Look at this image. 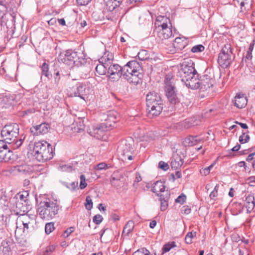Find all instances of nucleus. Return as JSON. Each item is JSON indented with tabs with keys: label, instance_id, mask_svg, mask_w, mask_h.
Wrapping results in <instances>:
<instances>
[{
	"label": "nucleus",
	"instance_id": "nucleus-64",
	"mask_svg": "<svg viewBox=\"0 0 255 255\" xmlns=\"http://www.w3.org/2000/svg\"><path fill=\"white\" fill-rule=\"evenodd\" d=\"M236 123L239 124L241 127V128L244 129H247L248 128V126L246 124L238 122H236Z\"/></svg>",
	"mask_w": 255,
	"mask_h": 255
},
{
	"label": "nucleus",
	"instance_id": "nucleus-13",
	"mask_svg": "<svg viewBox=\"0 0 255 255\" xmlns=\"http://www.w3.org/2000/svg\"><path fill=\"white\" fill-rule=\"evenodd\" d=\"M112 126V125L111 124L103 123L96 126H94L92 128V130L90 129L89 133L95 138L102 139L104 132L109 130Z\"/></svg>",
	"mask_w": 255,
	"mask_h": 255
},
{
	"label": "nucleus",
	"instance_id": "nucleus-8",
	"mask_svg": "<svg viewBox=\"0 0 255 255\" xmlns=\"http://www.w3.org/2000/svg\"><path fill=\"white\" fill-rule=\"evenodd\" d=\"M171 79L166 77L165 80V92L170 103L175 106L180 103L179 95L176 93V88L171 81Z\"/></svg>",
	"mask_w": 255,
	"mask_h": 255
},
{
	"label": "nucleus",
	"instance_id": "nucleus-43",
	"mask_svg": "<svg viewBox=\"0 0 255 255\" xmlns=\"http://www.w3.org/2000/svg\"><path fill=\"white\" fill-rule=\"evenodd\" d=\"M28 224H22V229L21 230V233L27 234L30 232L32 231L34 229V227H30Z\"/></svg>",
	"mask_w": 255,
	"mask_h": 255
},
{
	"label": "nucleus",
	"instance_id": "nucleus-17",
	"mask_svg": "<svg viewBox=\"0 0 255 255\" xmlns=\"http://www.w3.org/2000/svg\"><path fill=\"white\" fill-rule=\"evenodd\" d=\"M50 128V125L45 123L33 126L30 128V131L33 134H44L47 133Z\"/></svg>",
	"mask_w": 255,
	"mask_h": 255
},
{
	"label": "nucleus",
	"instance_id": "nucleus-1",
	"mask_svg": "<svg viewBox=\"0 0 255 255\" xmlns=\"http://www.w3.org/2000/svg\"><path fill=\"white\" fill-rule=\"evenodd\" d=\"M59 209V205L56 201L46 198L39 202L37 212L40 218L49 221L55 217Z\"/></svg>",
	"mask_w": 255,
	"mask_h": 255
},
{
	"label": "nucleus",
	"instance_id": "nucleus-12",
	"mask_svg": "<svg viewBox=\"0 0 255 255\" xmlns=\"http://www.w3.org/2000/svg\"><path fill=\"white\" fill-rule=\"evenodd\" d=\"M78 56V52L71 50H68L63 53H61L58 57L59 61H61L65 64L73 67L75 66L76 59Z\"/></svg>",
	"mask_w": 255,
	"mask_h": 255
},
{
	"label": "nucleus",
	"instance_id": "nucleus-3",
	"mask_svg": "<svg viewBox=\"0 0 255 255\" xmlns=\"http://www.w3.org/2000/svg\"><path fill=\"white\" fill-rule=\"evenodd\" d=\"M140 64L135 60L129 61L122 67V76L128 82L137 84L139 83L142 75Z\"/></svg>",
	"mask_w": 255,
	"mask_h": 255
},
{
	"label": "nucleus",
	"instance_id": "nucleus-20",
	"mask_svg": "<svg viewBox=\"0 0 255 255\" xmlns=\"http://www.w3.org/2000/svg\"><path fill=\"white\" fill-rule=\"evenodd\" d=\"M245 206L247 208V213L253 211L255 207V197L253 194H249L245 195Z\"/></svg>",
	"mask_w": 255,
	"mask_h": 255
},
{
	"label": "nucleus",
	"instance_id": "nucleus-6",
	"mask_svg": "<svg viewBox=\"0 0 255 255\" xmlns=\"http://www.w3.org/2000/svg\"><path fill=\"white\" fill-rule=\"evenodd\" d=\"M232 48L230 44H225L219 54L218 62L223 68H227L232 61Z\"/></svg>",
	"mask_w": 255,
	"mask_h": 255
},
{
	"label": "nucleus",
	"instance_id": "nucleus-61",
	"mask_svg": "<svg viewBox=\"0 0 255 255\" xmlns=\"http://www.w3.org/2000/svg\"><path fill=\"white\" fill-rule=\"evenodd\" d=\"M255 155V152L250 154L246 158L248 162L251 161L254 159V156Z\"/></svg>",
	"mask_w": 255,
	"mask_h": 255
},
{
	"label": "nucleus",
	"instance_id": "nucleus-30",
	"mask_svg": "<svg viewBox=\"0 0 255 255\" xmlns=\"http://www.w3.org/2000/svg\"><path fill=\"white\" fill-rule=\"evenodd\" d=\"M183 164V160L178 155H174L171 161V166L172 168L177 169L181 167Z\"/></svg>",
	"mask_w": 255,
	"mask_h": 255
},
{
	"label": "nucleus",
	"instance_id": "nucleus-59",
	"mask_svg": "<svg viewBox=\"0 0 255 255\" xmlns=\"http://www.w3.org/2000/svg\"><path fill=\"white\" fill-rule=\"evenodd\" d=\"M54 79L56 83H58L60 80V76L59 71H57L54 73Z\"/></svg>",
	"mask_w": 255,
	"mask_h": 255
},
{
	"label": "nucleus",
	"instance_id": "nucleus-9",
	"mask_svg": "<svg viewBox=\"0 0 255 255\" xmlns=\"http://www.w3.org/2000/svg\"><path fill=\"white\" fill-rule=\"evenodd\" d=\"M117 151L118 155L123 160L132 159V152L133 147L132 145L127 141H122L118 147Z\"/></svg>",
	"mask_w": 255,
	"mask_h": 255
},
{
	"label": "nucleus",
	"instance_id": "nucleus-35",
	"mask_svg": "<svg viewBox=\"0 0 255 255\" xmlns=\"http://www.w3.org/2000/svg\"><path fill=\"white\" fill-rule=\"evenodd\" d=\"M42 74L48 78H50L51 77V74L49 71V65L46 62H44L41 67Z\"/></svg>",
	"mask_w": 255,
	"mask_h": 255
},
{
	"label": "nucleus",
	"instance_id": "nucleus-29",
	"mask_svg": "<svg viewBox=\"0 0 255 255\" xmlns=\"http://www.w3.org/2000/svg\"><path fill=\"white\" fill-rule=\"evenodd\" d=\"M114 60V55L109 51H106L100 59V62L104 63L107 66L110 64Z\"/></svg>",
	"mask_w": 255,
	"mask_h": 255
},
{
	"label": "nucleus",
	"instance_id": "nucleus-14",
	"mask_svg": "<svg viewBox=\"0 0 255 255\" xmlns=\"http://www.w3.org/2000/svg\"><path fill=\"white\" fill-rule=\"evenodd\" d=\"M198 74L196 71V72L193 73L191 76L186 77L185 79H183L181 81L183 82L186 87L191 89H197L199 88L198 82H199V79L198 78Z\"/></svg>",
	"mask_w": 255,
	"mask_h": 255
},
{
	"label": "nucleus",
	"instance_id": "nucleus-26",
	"mask_svg": "<svg viewBox=\"0 0 255 255\" xmlns=\"http://www.w3.org/2000/svg\"><path fill=\"white\" fill-rule=\"evenodd\" d=\"M151 191L156 193L157 195V194H159V192L163 193L162 194H165L166 190H165V186L164 185V183L161 181H157L154 183Z\"/></svg>",
	"mask_w": 255,
	"mask_h": 255
},
{
	"label": "nucleus",
	"instance_id": "nucleus-63",
	"mask_svg": "<svg viewBox=\"0 0 255 255\" xmlns=\"http://www.w3.org/2000/svg\"><path fill=\"white\" fill-rule=\"evenodd\" d=\"M218 192L213 191L210 194L211 199H214L215 197H217Z\"/></svg>",
	"mask_w": 255,
	"mask_h": 255
},
{
	"label": "nucleus",
	"instance_id": "nucleus-62",
	"mask_svg": "<svg viewBox=\"0 0 255 255\" xmlns=\"http://www.w3.org/2000/svg\"><path fill=\"white\" fill-rule=\"evenodd\" d=\"M254 46H255V40H253L252 41V42L250 43L248 51L252 53V51L254 48Z\"/></svg>",
	"mask_w": 255,
	"mask_h": 255
},
{
	"label": "nucleus",
	"instance_id": "nucleus-56",
	"mask_svg": "<svg viewBox=\"0 0 255 255\" xmlns=\"http://www.w3.org/2000/svg\"><path fill=\"white\" fill-rule=\"evenodd\" d=\"M78 181H74L72 182L69 186H67V187L71 190H75L78 189Z\"/></svg>",
	"mask_w": 255,
	"mask_h": 255
},
{
	"label": "nucleus",
	"instance_id": "nucleus-24",
	"mask_svg": "<svg viewBox=\"0 0 255 255\" xmlns=\"http://www.w3.org/2000/svg\"><path fill=\"white\" fill-rule=\"evenodd\" d=\"M10 152L6 143L3 140H0V162L8 160L9 158L6 157V152Z\"/></svg>",
	"mask_w": 255,
	"mask_h": 255
},
{
	"label": "nucleus",
	"instance_id": "nucleus-23",
	"mask_svg": "<svg viewBox=\"0 0 255 255\" xmlns=\"http://www.w3.org/2000/svg\"><path fill=\"white\" fill-rule=\"evenodd\" d=\"M203 142V139L198 136H189L186 137L183 142L185 146H192L198 143Z\"/></svg>",
	"mask_w": 255,
	"mask_h": 255
},
{
	"label": "nucleus",
	"instance_id": "nucleus-38",
	"mask_svg": "<svg viewBox=\"0 0 255 255\" xmlns=\"http://www.w3.org/2000/svg\"><path fill=\"white\" fill-rule=\"evenodd\" d=\"M110 122V124L112 125V127H114V124L116 123V117L114 115V112L110 113L108 115V118L106 120V122L105 123H108Z\"/></svg>",
	"mask_w": 255,
	"mask_h": 255
},
{
	"label": "nucleus",
	"instance_id": "nucleus-55",
	"mask_svg": "<svg viewBox=\"0 0 255 255\" xmlns=\"http://www.w3.org/2000/svg\"><path fill=\"white\" fill-rule=\"evenodd\" d=\"M132 255H150V253L147 251L145 250V251H144V250L142 249V250H137L134 252L132 254Z\"/></svg>",
	"mask_w": 255,
	"mask_h": 255
},
{
	"label": "nucleus",
	"instance_id": "nucleus-53",
	"mask_svg": "<svg viewBox=\"0 0 255 255\" xmlns=\"http://www.w3.org/2000/svg\"><path fill=\"white\" fill-rule=\"evenodd\" d=\"M75 228L74 227H70L67 229L63 234L64 238H67L74 231Z\"/></svg>",
	"mask_w": 255,
	"mask_h": 255
},
{
	"label": "nucleus",
	"instance_id": "nucleus-50",
	"mask_svg": "<svg viewBox=\"0 0 255 255\" xmlns=\"http://www.w3.org/2000/svg\"><path fill=\"white\" fill-rule=\"evenodd\" d=\"M194 235L192 232L188 233L185 238V243L187 244H191L192 243V239Z\"/></svg>",
	"mask_w": 255,
	"mask_h": 255
},
{
	"label": "nucleus",
	"instance_id": "nucleus-60",
	"mask_svg": "<svg viewBox=\"0 0 255 255\" xmlns=\"http://www.w3.org/2000/svg\"><path fill=\"white\" fill-rule=\"evenodd\" d=\"M111 217L113 220L115 222L119 221L120 220L119 216L115 213H113L111 215Z\"/></svg>",
	"mask_w": 255,
	"mask_h": 255
},
{
	"label": "nucleus",
	"instance_id": "nucleus-31",
	"mask_svg": "<svg viewBox=\"0 0 255 255\" xmlns=\"http://www.w3.org/2000/svg\"><path fill=\"white\" fill-rule=\"evenodd\" d=\"M87 63V59L83 52H78V56L76 59L75 66L79 67L84 65Z\"/></svg>",
	"mask_w": 255,
	"mask_h": 255
},
{
	"label": "nucleus",
	"instance_id": "nucleus-39",
	"mask_svg": "<svg viewBox=\"0 0 255 255\" xmlns=\"http://www.w3.org/2000/svg\"><path fill=\"white\" fill-rule=\"evenodd\" d=\"M23 139H22L21 138H19V139H17L16 138H15V140L9 144H11V148L13 149H16L18 148L22 144Z\"/></svg>",
	"mask_w": 255,
	"mask_h": 255
},
{
	"label": "nucleus",
	"instance_id": "nucleus-34",
	"mask_svg": "<svg viewBox=\"0 0 255 255\" xmlns=\"http://www.w3.org/2000/svg\"><path fill=\"white\" fill-rule=\"evenodd\" d=\"M107 66L104 63L100 62L95 68L96 71L99 75H105L106 73Z\"/></svg>",
	"mask_w": 255,
	"mask_h": 255
},
{
	"label": "nucleus",
	"instance_id": "nucleus-4",
	"mask_svg": "<svg viewBox=\"0 0 255 255\" xmlns=\"http://www.w3.org/2000/svg\"><path fill=\"white\" fill-rule=\"evenodd\" d=\"M33 153V156L39 162L49 160L54 155L52 146L45 140L35 142Z\"/></svg>",
	"mask_w": 255,
	"mask_h": 255
},
{
	"label": "nucleus",
	"instance_id": "nucleus-5",
	"mask_svg": "<svg viewBox=\"0 0 255 255\" xmlns=\"http://www.w3.org/2000/svg\"><path fill=\"white\" fill-rule=\"evenodd\" d=\"M19 125L16 123H10L5 125L0 132L2 140L8 143L14 141L19 134Z\"/></svg>",
	"mask_w": 255,
	"mask_h": 255
},
{
	"label": "nucleus",
	"instance_id": "nucleus-22",
	"mask_svg": "<svg viewBox=\"0 0 255 255\" xmlns=\"http://www.w3.org/2000/svg\"><path fill=\"white\" fill-rule=\"evenodd\" d=\"M233 102L235 106L239 109H242L247 105L248 101L244 94H238L235 96Z\"/></svg>",
	"mask_w": 255,
	"mask_h": 255
},
{
	"label": "nucleus",
	"instance_id": "nucleus-46",
	"mask_svg": "<svg viewBox=\"0 0 255 255\" xmlns=\"http://www.w3.org/2000/svg\"><path fill=\"white\" fill-rule=\"evenodd\" d=\"M85 205L86 208L88 210H90L93 207L92 200L89 196L86 197Z\"/></svg>",
	"mask_w": 255,
	"mask_h": 255
},
{
	"label": "nucleus",
	"instance_id": "nucleus-41",
	"mask_svg": "<svg viewBox=\"0 0 255 255\" xmlns=\"http://www.w3.org/2000/svg\"><path fill=\"white\" fill-rule=\"evenodd\" d=\"M137 56L139 60L143 61L148 58V53L145 50H141L138 53Z\"/></svg>",
	"mask_w": 255,
	"mask_h": 255
},
{
	"label": "nucleus",
	"instance_id": "nucleus-2",
	"mask_svg": "<svg viewBox=\"0 0 255 255\" xmlns=\"http://www.w3.org/2000/svg\"><path fill=\"white\" fill-rule=\"evenodd\" d=\"M147 116L150 119L158 116L163 108L160 96L155 92H150L146 96Z\"/></svg>",
	"mask_w": 255,
	"mask_h": 255
},
{
	"label": "nucleus",
	"instance_id": "nucleus-28",
	"mask_svg": "<svg viewBox=\"0 0 255 255\" xmlns=\"http://www.w3.org/2000/svg\"><path fill=\"white\" fill-rule=\"evenodd\" d=\"M106 3V9L113 11L116 7L120 6L122 2V0H104Z\"/></svg>",
	"mask_w": 255,
	"mask_h": 255
},
{
	"label": "nucleus",
	"instance_id": "nucleus-48",
	"mask_svg": "<svg viewBox=\"0 0 255 255\" xmlns=\"http://www.w3.org/2000/svg\"><path fill=\"white\" fill-rule=\"evenodd\" d=\"M186 199V196L184 194H181L176 199L175 202L180 204H183Z\"/></svg>",
	"mask_w": 255,
	"mask_h": 255
},
{
	"label": "nucleus",
	"instance_id": "nucleus-19",
	"mask_svg": "<svg viewBox=\"0 0 255 255\" xmlns=\"http://www.w3.org/2000/svg\"><path fill=\"white\" fill-rule=\"evenodd\" d=\"M172 26H167L157 30V36L161 40L167 39L172 35Z\"/></svg>",
	"mask_w": 255,
	"mask_h": 255
},
{
	"label": "nucleus",
	"instance_id": "nucleus-7",
	"mask_svg": "<svg viewBox=\"0 0 255 255\" xmlns=\"http://www.w3.org/2000/svg\"><path fill=\"white\" fill-rule=\"evenodd\" d=\"M16 228L15 231V236L17 238L21 234L22 224H28L30 227H34L36 224L35 216L32 214H22L18 216L16 220Z\"/></svg>",
	"mask_w": 255,
	"mask_h": 255
},
{
	"label": "nucleus",
	"instance_id": "nucleus-32",
	"mask_svg": "<svg viewBox=\"0 0 255 255\" xmlns=\"http://www.w3.org/2000/svg\"><path fill=\"white\" fill-rule=\"evenodd\" d=\"M134 227V223L132 221H129L126 224L124 227L122 236H128L129 234L132 231Z\"/></svg>",
	"mask_w": 255,
	"mask_h": 255
},
{
	"label": "nucleus",
	"instance_id": "nucleus-21",
	"mask_svg": "<svg viewBox=\"0 0 255 255\" xmlns=\"http://www.w3.org/2000/svg\"><path fill=\"white\" fill-rule=\"evenodd\" d=\"M157 196L160 197V209L161 211H165L168 206V201L170 199V192L167 190L165 194H157Z\"/></svg>",
	"mask_w": 255,
	"mask_h": 255
},
{
	"label": "nucleus",
	"instance_id": "nucleus-16",
	"mask_svg": "<svg viewBox=\"0 0 255 255\" xmlns=\"http://www.w3.org/2000/svg\"><path fill=\"white\" fill-rule=\"evenodd\" d=\"M154 25L156 31L160 29V28L166 27L167 26H172L170 18L164 15L157 16L156 17Z\"/></svg>",
	"mask_w": 255,
	"mask_h": 255
},
{
	"label": "nucleus",
	"instance_id": "nucleus-52",
	"mask_svg": "<svg viewBox=\"0 0 255 255\" xmlns=\"http://www.w3.org/2000/svg\"><path fill=\"white\" fill-rule=\"evenodd\" d=\"M109 168L108 165L105 162H101L99 163L96 167L95 168L96 170H106Z\"/></svg>",
	"mask_w": 255,
	"mask_h": 255
},
{
	"label": "nucleus",
	"instance_id": "nucleus-15",
	"mask_svg": "<svg viewBox=\"0 0 255 255\" xmlns=\"http://www.w3.org/2000/svg\"><path fill=\"white\" fill-rule=\"evenodd\" d=\"M214 82V79L211 75L205 74L201 77V79H199L198 89L203 91H206L213 86Z\"/></svg>",
	"mask_w": 255,
	"mask_h": 255
},
{
	"label": "nucleus",
	"instance_id": "nucleus-57",
	"mask_svg": "<svg viewBox=\"0 0 255 255\" xmlns=\"http://www.w3.org/2000/svg\"><path fill=\"white\" fill-rule=\"evenodd\" d=\"M181 212L183 214H189L191 212V209L187 206H184L181 209Z\"/></svg>",
	"mask_w": 255,
	"mask_h": 255
},
{
	"label": "nucleus",
	"instance_id": "nucleus-25",
	"mask_svg": "<svg viewBox=\"0 0 255 255\" xmlns=\"http://www.w3.org/2000/svg\"><path fill=\"white\" fill-rule=\"evenodd\" d=\"M122 68L119 65L116 64L109 67L108 72L111 76L115 75L117 78H120L122 77Z\"/></svg>",
	"mask_w": 255,
	"mask_h": 255
},
{
	"label": "nucleus",
	"instance_id": "nucleus-36",
	"mask_svg": "<svg viewBox=\"0 0 255 255\" xmlns=\"http://www.w3.org/2000/svg\"><path fill=\"white\" fill-rule=\"evenodd\" d=\"M176 246V243L174 242H169L165 244L162 249V254L169 252L172 248Z\"/></svg>",
	"mask_w": 255,
	"mask_h": 255
},
{
	"label": "nucleus",
	"instance_id": "nucleus-40",
	"mask_svg": "<svg viewBox=\"0 0 255 255\" xmlns=\"http://www.w3.org/2000/svg\"><path fill=\"white\" fill-rule=\"evenodd\" d=\"M54 223L53 222H50L46 224L45 227V231L46 234H50L54 230Z\"/></svg>",
	"mask_w": 255,
	"mask_h": 255
},
{
	"label": "nucleus",
	"instance_id": "nucleus-54",
	"mask_svg": "<svg viewBox=\"0 0 255 255\" xmlns=\"http://www.w3.org/2000/svg\"><path fill=\"white\" fill-rule=\"evenodd\" d=\"M158 167L164 171H166L169 169V165L167 163L160 161L158 163Z\"/></svg>",
	"mask_w": 255,
	"mask_h": 255
},
{
	"label": "nucleus",
	"instance_id": "nucleus-47",
	"mask_svg": "<svg viewBox=\"0 0 255 255\" xmlns=\"http://www.w3.org/2000/svg\"><path fill=\"white\" fill-rule=\"evenodd\" d=\"M215 164V163H214L209 166L202 169V170H200V173L205 176L208 175L210 173L211 169H212Z\"/></svg>",
	"mask_w": 255,
	"mask_h": 255
},
{
	"label": "nucleus",
	"instance_id": "nucleus-51",
	"mask_svg": "<svg viewBox=\"0 0 255 255\" xmlns=\"http://www.w3.org/2000/svg\"><path fill=\"white\" fill-rule=\"evenodd\" d=\"M103 218L100 214H97L93 217V222L97 225L100 224L103 221Z\"/></svg>",
	"mask_w": 255,
	"mask_h": 255
},
{
	"label": "nucleus",
	"instance_id": "nucleus-10",
	"mask_svg": "<svg viewBox=\"0 0 255 255\" xmlns=\"http://www.w3.org/2000/svg\"><path fill=\"white\" fill-rule=\"evenodd\" d=\"M196 71L194 68V63L191 60L184 61L181 64L180 68L178 70V76L181 78V80L191 76V74L196 72Z\"/></svg>",
	"mask_w": 255,
	"mask_h": 255
},
{
	"label": "nucleus",
	"instance_id": "nucleus-58",
	"mask_svg": "<svg viewBox=\"0 0 255 255\" xmlns=\"http://www.w3.org/2000/svg\"><path fill=\"white\" fill-rule=\"evenodd\" d=\"M78 4L81 5L88 4L92 0H76Z\"/></svg>",
	"mask_w": 255,
	"mask_h": 255
},
{
	"label": "nucleus",
	"instance_id": "nucleus-27",
	"mask_svg": "<svg viewBox=\"0 0 255 255\" xmlns=\"http://www.w3.org/2000/svg\"><path fill=\"white\" fill-rule=\"evenodd\" d=\"M13 243L11 240H5L2 241L1 244V251L4 255H9L11 253V247Z\"/></svg>",
	"mask_w": 255,
	"mask_h": 255
},
{
	"label": "nucleus",
	"instance_id": "nucleus-42",
	"mask_svg": "<svg viewBox=\"0 0 255 255\" xmlns=\"http://www.w3.org/2000/svg\"><path fill=\"white\" fill-rule=\"evenodd\" d=\"M250 139V136L243 132L242 135L239 137V141L241 144H243L248 142Z\"/></svg>",
	"mask_w": 255,
	"mask_h": 255
},
{
	"label": "nucleus",
	"instance_id": "nucleus-37",
	"mask_svg": "<svg viewBox=\"0 0 255 255\" xmlns=\"http://www.w3.org/2000/svg\"><path fill=\"white\" fill-rule=\"evenodd\" d=\"M28 196V193L26 192H23V193H19L15 195L16 200L21 202H26L27 196Z\"/></svg>",
	"mask_w": 255,
	"mask_h": 255
},
{
	"label": "nucleus",
	"instance_id": "nucleus-45",
	"mask_svg": "<svg viewBox=\"0 0 255 255\" xmlns=\"http://www.w3.org/2000/svg\"><path fill=\"white\" fill-rule=\"evenodd\" d=\"M80 188L82 190L85 189L87 186L85 176L83 174L81 175L80 176Z\"/></svg>",
	"mask_w": 255,
	"mask_h": 255
},
{
	"label": "nucleus",
	"instance_id": "nucleus-33",
	"mask_svg": "<svg viewBox=\"0 0 255 255\" xmlns=\"http://www.w3.org/2000/svg\"><path fill=\"white\" fill-rule=\"evenodd\" d=\"M16 209L17 212L24 213L27 210V203L16 201L15 203Z\"/></svg>",
	"mask_w": 255,
	"mask_h": 255
},
{
	"label": "nucleus",
	"instance_id": "nucleus-18",
	"mask_svg": "<svg viewBox=\"0 0 255 255\" xmlns=\"http://www.w3.org/2000/svg\"><path fill=\"white\" fill-rule=\"evenodd\" d=\"M187 43V40L185 37H176L173 43L175 50H171L170 51L174 53L177 51H181L185 47Z\"/></svg>",
	"mask_w": 255,
	"mask_h": 255
},
{
	"label": "nucleus",
	"instance_id": "nucleus-49",
	"mask_svg": "<svg viewBox=\"0 0 255 255\" xmlns=\"http://www.w3.org/2000/svg\"><path fill=\"white\" fill-rule=\"evenodd\" d=\"M59 168L62 171L65 172H71L73 169L72 166L67 164H63L62 165H60L59 166Z\"/></svg>",
	"mask_w": 255,
	"mask_h": 255
},
{
	"label": "nucleus",
	"instance_id": "nucleus-11",
	"mask_svg": "<svg viewBox=\"0 0 255 255\" xmlns=\"http://www.w3.org/2000/svg\"><path fill=\"white\" fill-rule=\"evenodd\" d=\"M86 85L83 83L77 82L72 84L67 89V95L68 97H79L84 99L83 96L85 94Z\"/></svg>",
	"mask_w": 255,
	"mask_h": 255
},
{
	"label": "nucleus",
	"instance_id": "nucleus-44",
	"mask_svg": "<svg viewBox=\"0 0 255 255\" xmlns=\"http://www.w3.org/2000/svg\"><path fill=\"white\" fill-rule=\"evenodd\" d=\"M205 47L203 45L199 44L193 46L192 48L191 51L193 53H198L203 51Z\"/></svg>",
	"mask_w": 255,
	"mask_h": 255
}]
</instances>
